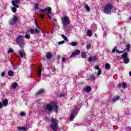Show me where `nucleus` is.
I'll use <instances>...</instances> for the list:
<instances>
[{"instance_id": "obj_1", "label": "nucleus", "mask_w": 131, "mask_h": 131, "mask_svg": "<svg viewBox=\"0 0 131 131\" xmlns=\"http://www.w3.org/2000/svg\"><path fill=\"white\" fill-rule=\"evenodd\" d=\"M45 109L50 113L53 111V109L54 110L55 112L58 113V106L56 103H53L52 104H48L45 106Z\"/></svg>"}, {"instance_id": "obj_2", "label": "nucleus", "mask_w": 131, "mask_h": 131, "mask_svg": "<svg viewBox=\"0 0 131 131\" xmlns=\"http://www.w3.org/2000/svg\"><path fill=\"white\" fill-rule=\"evenodd\" d=\"M51 124L50 125V127L52 129L53 131H57L58 127H59V125L58 124V120L57 119L54 118H51Z\"/></svg>"}, {"instance_id": "obj_3", "label": "nucleus", "mask_w": 131, "mask_h": 131, "mask_svg": "<svg viewBox=\"0 0 131 131\" xmlns=\"http://www.w3.org/2000/svg\"><path fill=\"white\" fill-rule=\"evenodd\" d=\"M113 8V5L108 4L104 6L103 11L105 14H111Z\"/></svg>"}, {"instance_id": "obj_4", "label": "nucleus", "mask_w": 131, "mask_h": 131, "mask_svg": "<svg viewBox=\"0 0 131 131\" xmlns=\"http://www.w3.org/2000/svg\"><path fill=\"white\" fill-rule=\"evenodd\" d=\"M16 42L20 48L24 47V37L23 35H19L16 38Z\"/></svg>"}, {"instance_id": "obj_5", "label": "nucleus", "mask_w": 131, "mask_h": 131, "mask_svg": "<svg viewBox=\"0 0 131 131\" xmlns=\"http://www.w3.org/2000/svg\"><path fill=\"white\" fill-rule=\"evenodd\" d=\"M78 113V112L77 111V106L75 105L74 106V109H73L71 112V115L70 117V120H73V119H74L75 118V116L77 115Z\"/></svg>"}, {"instance_id": "obj_6", "label": "nucleus", "mask_w": 131, "mask_h": 131, "mask_svg": "<svg viewBox=\"0 0 131 131\" xmlns=\"http://www.w3.org/2000/svg\"><path fill=\"white\" fill-rule=\"evenodd\" d=\"M62 24L63 26H67L70 23V19L68 16H64L63 17H61Z\"/></svg>"}, {"instance_id": "obj_7", "label": "nucleus", "mask_w": 131, "mask_h": 131, "mask_svg": "<svg viewBox=\"0 0 131 131\" xmlns=\"http://www.w3.org/2000/svg\"><path fill=\"white\" fill-rule=\"evenodd\" d=\"M45 13L48 15L50 20H52V17H51V14H52V8L51 7H47L45 8Z\"/></svg>"}, {"instance_id": "obj_8", "label": "nucleus", "mask_w": 131, "mask_h": 131, "mask_svg": "<svg viewBox=\"0 0 131 131\" xmlns=\"http://www.w3.org/2000/svg\"><path fill=\"white\" fill-rule=\"evenodd\" d=\"M17 21H18V17L15 15H13L12 19L9 20V23L10 25H14L16 22H17Z\"/></svg>"}, {"instance_id": "obj_9", "label": "nucleus", "mask_w": 131, "mask_h": 131, "mask_svg": "<svg viewBox=\"0 0 131 131\" xmlns=\"http://www.w3.org/2000/svg\"><path fill=\"white\" fill-rule=\"evenodd\" d=\"M20 3V0H14L12 1V6L15 7V8H19V5L16 4H19Z\"/></svg>"}, {"instance_id": "obj_10", "label": "nucleus", "mask_w": 131, "mask_h": 131, "mask_svg": "<svg viewBox=\"0 0 131 131\" xmlns=\"http://www.w3.org/2000/svg\"><path fill=\"white\" fill-rule=\"evenodd\" d=\"M18 55H19L20 58H26V53L24 51H18Z\"/></svg>"}, {"instance_id": "obj_11", "label": "nucleus", "mask_w": 131, "mask_h": 131, "mask_svg": "<svg viewBox=\"0 0 131 131\" xmlns=\"http://www.w3.org/2000/svg\"><path fill=\"white\" fill-rule=\"evenodd\" d=\"M79 54H80V51L78 50L73 52L70 57V58H72L73 57H75V56H77V55H79Z\"/></svg>"}, {"instance_id": "obj_12", "label": "nucleus", "mask_w": 131, "mask_h": 131, "mask_svg": "<svg viewBox=\"0 0 131 131\" xmlns=\"http://www.w3.org/2000/svg\"><path fill=\"white\" fill-rule=\"evenodd\" d=\"M30 33H31V34H37V33H38V32H39V30L37 29H35L34 30V29H31L30 30Z\"/></svg>"}, {"instance_id": "obj_13", "label": "nucleus", "mask_w": 131, "mask_h": 131, "mask_svg": "<svg viewBox=\"0 0 131 131\" xmlns=\"http://www.w3.org/2000/svg\"><path fill=\"white\" fill-rule=\"evenodd\" d=\"M42 71V68H41V67L39 66L38 69V74L39 78H40V77H41Z\"/></svg>"}, {"instance_id": "obj_14", "label": "nucleus", "mask_w": 131, "mask_h": 131, "mask_svg": "<svg viewBox=\"0 0 131 131\" xmlns=\"http://www.w3.org/2000/svg\"><path fill=\"white\" fill-rule=\"evenodd\" d=\"M95 69H96V70H98V72L97 73V75L98 76L100 75L101 73V69L99 68V66H95Z\"/></svg>"}, {"instance_id": "obj_15", "label": "nucleus", "mask_w": 131, "mask_h": 131, "mask_svg": "<svg viewBox=\"0 0 131 131\" xmlns=\"http://www.w3.org/2000/svg\"><path fill=\"white\" fill-rule=\"evenodd\" d=\"M45 93V90H43V89H40V90H39L36 93V96H38V95H41L42 94H44Z\"/></svg>"}, {"instance_id": "obj_16", "label": "nucleus", "mask_w": 131, "mask_h": 131, "mask_svg": "<svg viewBox=\"0 0 131 131\" xmlns=\"http://www.w3.org/2000/svg\"><path fill=\"white\" fill-rule=\"evenodd\" d=\"M120 99V97L117 96H115L113 98L112 101V102H116V101H118Z\"/></svg>"}, {"instance_id": "obj_17", "label": "nucleus", "mask_w": 131, "mask_h": 131, "mask_svg": "<svg viewBox=\"0 0 131 131\" xmlns=\"http://www.w3.org/2000/svg\"><path fill=\"white\" fill-rule=\"evenodd\" d=\"M126 49L125 51H126L127 52H129L130 51V45L129 44H127L126 46Z\"/></svg>"}, {"instance_id": "obj_18", "label": "nucleus", "mask_w": 131, "mask_h": 131, "mask_svg": "<svg viewBox=\"0 0 131 131\" xmlns=\"http://www.w3.org/2000/svg\"><path fill=\"white\" fill-rule=\"evenodd\" d=\"M84 9H85L87 12H90L91 11V8H90L89 5L86 4H84Z\"/></svg>"}, {"instance_id": "obj_19", "label": "nucleus", "mask_w": 131, "mask_h": 131, "mask_svg": "<svg viewBox=\"0 0 131 131\" xmlns=\"http://www.w3.org/2000/svg\"><path fill=\"white\" fill-rule=\"evenodd\" d=\"M17 128L19 130H23V131L26 130V127H25L18 126V127H17Z\"/></svg>"}, {"instance_id": "obj_20", "label": "nucleus", "mask_w": 131, "mask_h": 131, "mask_svg": "<svg viewBox=\"0 0 131 131\" xmlns=\"http://www.w3.org/2000/svg\"><path fill=\"white\" fill-rule=\"evenodd\" d=\"M17 86H18V83L17 82H14L11 85V86L12 89H13V90H15V89H16Z\"/></svg>"}, {"instance_id": "obj_21", "label": "nucleus", "mask_w": 131, "mask_h": 131, "mask_svg": "<svg viewBox=\"0 0 131 131\" xmlns=\"http://www.w3.org/2000/svg\"><path fill=\"white\" fill-rule=\"evenodd\" d=\"M52 57V54L51 53V52H47V54L46 55V58L47 59H51Z\"/></svg>"}, {"instance_id": "obj_22", "label": "nucleus", "mask_w": 131, "mask_h": 131, "mask_svg": "<svg viewBox=\"0 0 131 131\" xmlns=\"http://www.w3.org/2000/svg\"><path fill=\"white\" fill-rule=\"evenodd\" d=\"M8 103H9V102L8 101V100H4L3 101V106H4L5 107H6V106L8 105Z\"/></svg>"}, {"instance_id": "obj_23", "label": "nucleus", "mask_w": 131, "mask_h": 131, "mask_svg": "<svg viewBox=\"0 0 131 131\" xmlns=\"http://www.w3.org/2000/svg\"><path fill=\"white\" fill-rule=\"evenodd\" d=\"M87 35L88 36H92L93 35V32L91 30H89L87 32Z\"/></svg>"}, {"instance_id": "obj_24", "label": "nucleus", "mask_w": 131, "mask_h": 131, "mask_svg": "<svg viewBox=\"0 0 131 131\" xmlns=\"http://www.w3.org/2000/svg\"><path fill=\"white\" fill-rule=\"evenodd\" d=\"M70 46H72L73 47H76L77 46V43L76 42H71L69 43Z\"/></svg>"}, {"instance_id": "obj_25", "label": "nucleus", "mask_w": 131, "mask_h": 131, "mask_svg": "<svg viewBox=\"0 0 131 131\" xmlns=\"http://www.w3.org/2000/svg\"><path fill=\"white\" fill-rule=\"evenodd\" d=\"M124 62L125 64H127V63H129V59H128V57H126L124 59Z\"/></svg>"}, {"instance_id": "obj_26", "label": "nucleus", "mask_w": 131, "mask_h": 131, "mask_svg": "<svg viewBox=\"0 0 131 131\" xmlns=\"http://www.w3.org/2000/svg\"><path fill=\"white\" fill-rule=\"evenodd\" d=\"M8 75L9 76H14V72L13 71H9L8 72Z\"/></svg>"}, {"instance_id": "obj_27", "label": "nucleus", "mask_w": 131, "mask_h": 131, "mask_svg": "<svg viewBox=\"0 0 131 131\" xmlns=\"http://www.w3.org/2000/svg\"><path fill=\"white\" fill-rule=\"evenodd\" d=\"M91 90H92V88L90 86H88L85 89V91H86V93H90Z\"/></svg>"}, {"instance_id": "obj_28", "label": "nucleus", "mask_w": 131, "mask_h": 131, "mask_svg": "<svg viewBox=\"0 0 131 131\" xmlns=\"http://www.w3.org/2000/svg\"><path fill=\"white\" fill-rule=\"evenodd\" d=\"M61 37L63 38L64 40H66V41H68V38H67V37L65 36L64 34H61Z\"/></svg>"}, {"instance_id": "obj_29", "label": "nucleus", "mask_w": 131, "mask_h": 131, "mask_svg": "<svg viewBox=\"0 0 131 131\" xmlns=\"http://www.w3.org/2000/svg\"><path fill=\"white\" fill-rule=\"evenodd\" d=\"M82 58H83V59H85L86 57V53L85 52H82Z\"/></svg>"}, {"instance_id": "obj_30", "label": "nucleus", "mask_w": 131, "mask_h": 131, "mask_svg": "<svg viewBox=\"0 0 131 131\" xmlns=\"http://www.w3.org/2000/svg\"><path fill=\"white\" fill-rule=\"evenodd\" d=\"M126 57H127V52H125L124 54H122V58H127Z\"/></svg>"}, {"instance_id": "obj_31", "label": "nucleus", "mask_w": 131, "mask_h": 131, "mask_svg": "<svg viewBox=\"0 0 131 131\" xmlns=\"http://www.w3.org/2000/svg\"><path fill=\"white\" fill-rule=\"evenodd\" d=\"M105 69H107V70L110 69V64H109V63L105 64Z\"/></svg>"}, {"instance_id": "obj_32", "label": "nucleus", "mask_w": 131, "mask_h": 131, "mask_svg": "<svg viewBox=\"0 0 131 131\" xmlns=\"http://www.w3.org/2000/svg\"><path fill=\"white\" fill-rule=\"evenodd\" d=\"M39 7V5L37 4H36L34 5V8L35 9V10H38Z\"/></svg>"}, {"instance_id": "obj_33", "label": "nucleus", "mask_w": 131, "mask_h": 131, "mask_svg": "<svg viewBox=\"0 0 131 131\" xmlns=\"http://www.w3.org/2000/svg\"><path fill=\"white\" fill-rule=\"evenodd\" d=\"M25 38H27V39H29V38H30V35L28 34H26V35L25 36Z\"/></svg>"}, {"instance_id": "obj_34", "label": "nucleus", "mask_w": 131, "mask_h": 131, "mask_svg": "<svg viewBox=\"0 0 131 131\" xmlns=\"http://www.w3.org/2000/svg\"><path fill=\"white\" fill-rule=\"evenodd\" d=\"M122 88H123V89H126V88H127V85H126V83H122Z\"/></svg>"}, {"instance_id": "obj_35", "label": "nucleus", "mask_w": 131, "mask_h": 131, "mask_svg": "<svg viewBox=\"0 0 131 131\" xmlns=\"http://www.w3.org/2000/svg\"><path fill=\"white\" fill-rule=\"evenodd\" d=\"M125 52V50L122 51H119V50H116V52L118 53V54H122Z\"/></svg>"}, {"instance_id": "obj_36", "label": "nucleus", "mask_w": 131, "mask_h": 131, "mask_svg": "<svg viewBox=\"0 0 131 131\" xmlns=\"http://www.w3.org/2000/svg\"><path fill=\"white\" fill-rule=\"evenodd\" d=\"M39 18H41V19H44L45 18V15L43 14H41L39 15Z\"/></svg>"}, {"instance_id": "obj_37", "label": "nucleus", "mask_w": 131, "mask_h": 131, "mask_svg": "<svg viewBox=\"0 0 131 131\" xmlns=\"http://www.w3.org/2000/svg\"><path fill=\"white\" fill-rule=\"evenodd\" d=\"M12 12L13 13H16V12H17V9L16 8V7H13L12 9Z\"/></svg>"}, {"instance_id": "obj_38", "label": "nucleus", "mask_w": 131, "mask_h": 131, "mask_svg": "<svg viewBox=\"0 0 131 131\" xmlns=\"http://www.w3.org/2000/svg\"><path fill=\"white\" fill-rule=\"evenodd\" d=\"M10 53H14V50L13 49H9L8 51V54H10Z\"/></svg>"}, {"instance_id": "obj_39", "label": "nucleus", "mask_w": 131, "mask_h": 131, "mask_svg": "<svg viewBox=\"0 0 131 131\" xmlns=\"http://www.w3.org/2000/svg\"><path fill=\"white\" fill-rule=\"evenodd\" d=\"M58 45H63V43H65V41L64 40L60 41L58 42Z\"/></svg>"}, {"instance_id": "obj_40", "label": "nucleus", "mask_w": 131, "mask_h": 131, "mask_svg": "<svg viewBox=\"0 0 131 131\" xmlns=\"http://www.w3.org/2000/svg\"><path fill=\"white\" fill-rule=\"evenodd\" d=\"M89 62H91V61H93V56L89 57Z\"/></svg>"}, {"instance_id": "obj_41", "label": "nucleus", "mask_w": 131, "mask_h": 131, "mask_svg": "<svg viewBox=\"0 0 131 131\" xmlns=\"http://www.w3.org/2000/svg\"><path fill=\"white\" fill-rule=\"evenodd\" d=\"M93 61H98V58L96 57V56H93Z\"/></svg>"}, {"instance_id": "obj_42", "label": "nucleus", "mask_w": 131, "mask_h": 131, "mask_svg": "<svg viewBox=\"0 0 131 131\" xmlns=\"http://www.w3.org/2000/svg\"><path fill=\"white\" fill-rule=\"evenodd\" d=\"M91 48H92V46L90 45H88L86 46V49L88 50H90Z\"/></svg>"}, {"instance_id": "obj_43", "label": "nucleus", "mask_w": 131, "mask_h": 131, "mask_svg": "<svg viewBox=\"0 0 131 131\" xmlns=\"http://www.w3.org/2000/svg\"><path fill=\"white\" fill-rule=\"evenodd\" d=\"M46 11H47V9H46V8H45L44 9H42L40 11V12H41V13H46Z\"/></svg>"}, {"instance_id": "obj_44", "label": "nucleus", "mask_w": 131, "mask_h": 131, "mask_svg": "<svg viewBox=\"0 0 131 131\" xmlns=\"http://www.w3.org/2000/svg\"><path fill=\"white\" fill-rule=\"evenodd\" d=\"M116 51H117V50H116V47H115L112 50V53H114L115 52H116Z\"/></svg>"}, {"instance_id": "obj_45", "label": "nucleus", "mask_w": 131, "mask_h": 131, "mask_svg": "<svg viewBox=\"0 0 131 131\" xmlns=\"http://www.w3.org/2000/svg\"><path fill=\"white\" fill-rule=\"evenodd\" d=\"M19 67L18 66V64H15L13 66L14 69H17Z\"/></svg>"}, {"instance_id": "obj_46", "label": "nucleus", "mask_w": 131, "mask_h": 131, "mask_svg": "<svg viewBox=\"0 0 131 131\" xmlns=\"http://www.w3.org/2000/svg\"><path fill=\"white\" fill-rule=\"evenodd\" d=\"M25 115H26V114H25V113L24 112H21L20 113V116H25Z\"/></svg>"}, {"instance_id": "obj_47", "label": "nucleus", "mask_w": 131, "mask_h": 131, "mask_svg": "<svg viewBox=\"0 0 131 131\" xmlns=\"http://www.w3.org/2000/svg\"><path fill=\"white\" fill-rule=\"evenodd\" d=\"M5 75H6V73L5 72H2L1 73V76H2V77H4V76H5Z\"/></svg>"}, {"instance_id": "obj_48", "label": "nucleus", "mask_w": 131, "mask_h": 131, "mask_svg": "<svg viewBox=\"0 0 131 131\" xmlns=\"http://www.w3.org/2000/svg\"><path fill=\"white\" fill-rule=\"evenodd\" d=\"M90 78H91V79H95V76L92 75L91 76H90Z\"/></svg>"}, {"instance_id": "obj_49", "label": "nucleus", "mask_w": 131, "mask_h": 131, "mask_svg": "<svg viewBox=\"0 0 131 131\" xmlns=\"http://www.w3.org/2000/svg\"><path fill=\"white\" fill-rule=\"evenodd\" d=\"M117 88L118 89H120L121 88V83H119V84H118Z\"/></svg>"}, {"instance_id": "obj_50", "label": "nucleus", "mask_w": 131, "mask_h": 131, "mask_svg": "<svg viewBox=\"0 0 131 131\" xmlns=\"http://www.w3.org/2000/svg\"><path fill=\"white\" fill-rule=\"evenodd\" d=\"M59 97H65V95L64 94H61L59 95Z\"/></svg>"}, {"instance_id": "obj_51", "label": "nucleus", "mask_w": 131, "mask_h": 131, "mask_svg": "<svg viewBox=\"0 0 131 131\" xmlns=\"http://www.w3.org/2000/svg\"><path fill=\"white\" fill-rule=\"evenodd\" d=\"M35 24H36V26H37V27L39 28V27H38V24H37V22H36V21H35Z\"/></svg>"}, {"instance_id": "obj_52", "label": "nucleus", "mask_w": 131, "mask_h": 131, "mask_svg": "<svg viewBox=\"0 0 131 131\" xmlns=\"http://www.w3.org/2000/svg\"><path fill=\"white\" fill-rule=\"evenodd\" d=\"M45 120H46V121H49V118H48V117H46V118H45Z\"/></svg>"}, {"instance_id": "obj_53", "label": "nucleus", "mask_w": 131, "mask_h": 131, "mask_svg": "<svg viewBox=\"0 0 131 131\" xmlns=\"http://www.w3.org/2000/svg\"><path fill=\"white\" fill-rule=\"evenodd\" d=\"M2 107H3V104L2 103V102H0V108H1Z\"/></svg>"}, {"instance_id": "obj_54", "label": "nucleus", "mask_w": 131, "mask_h": 131, "mask_svg": "<svg viewBox=\"0 0 131 131\" xmlns=\"http://www.w3.org/2000/svg\"><path fill=\"white\" fill-rule=\"evenodd\" d=\"M62 62H65V58H64V57L62 58Z\"/></svg>"}, {"instance_id": "obj_55", "label": "nucleus", "mask_w": 131, "mask_h": 131, "mask_svg": "<svg viewBox=\"0 0 131 131\" xmlns=\"http://www.w3.org/2000/svg\"><path fill=\"white\" fill-rule=\"evenodd\" d=\"M129 75H130V76H131V72H129Z\"/></svg>"}, {"instance_id": "obj_56", "label": "nucleus", "mask_w": 131, "mask_h": 131, "mask_svg": "<svg viewBox=\"0 0 131 131\" xmlns=\"http://www.w3.org/2000/svg\"><path fill=\"white\" fill-rule=\"evenodd\" d=\"M130 20H131V16L130 17Z\"/></svg>"}, {"instance_id": "obj_57", "label": "nucleus", "mask_w": 131, "mask_h": 131, "mask_svg": "<svg viewBox=\"0 0 131 131\" xmlns=\"http://www.w3.org/2000/svg\"><path fill=\"white\" fill-rule=\"evenodd\" d=\"M55 21H57V20H56V19H54Z\"/></svg>"}]
</instances>
